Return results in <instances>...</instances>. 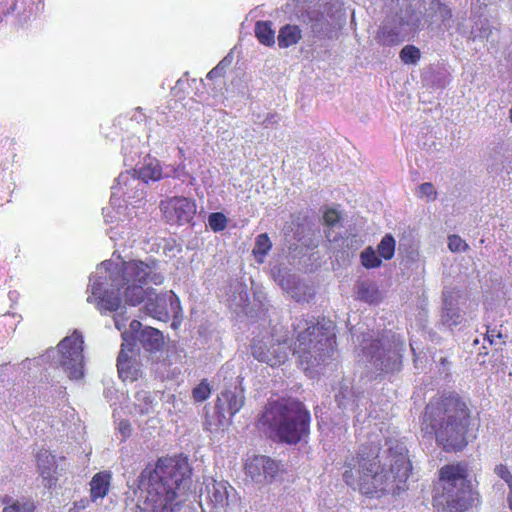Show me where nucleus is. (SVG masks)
<instances>
[{"label": "nucleus", "instance_id": "obj_29", "mask_svg": "<svg viewBox=\"0 0 512 512\" xmlns=\"http://www.w3.org/2000/svg\"><path fill=\"white\" fill-rule=\"evenodd\" d=\"M136 403L134 405L135 410L140 415L148 414L152 409V399L148 392L140 391L135 395Z\"/></svg>", "mask_w": 512, "mask_h": 512}, {"label": "nucleus", "instance_id": "obj_30", "mask_svg": "<svg viewBox=\"0 0 512 512\" xmlns=\"http://www.w3.org/2000/svg\"><path fill=\"white\" fill-rule=\"evenodd\" d=\"M227 217L222 212H213L208 216V224L212 231L221 232L226 229Z\"/></svg>", "mask_w": 512, "mask_h": 512}, {"label": "nucleus", "instance_id": "obj_20", "mask_svg": "<svg viewBox=\"0 0 512 512\" xmlns=\"http://www.w3.org/2000/svg\"><path fill=\"white\" fill-rule=\"evenodd\" d=\"M301 30L297 25L287 24L283 26L278 34V45L280 48H287L295 45L301 39Z\"/></svg>", "mask_w": 512, "mask_h": 512}, {"label": "nucleus", "instance_id": "obj_6", "mask_svg": "<svg viewBox=\"0 0 512 512\" xmlns=\"http://www.w3.org/2000/svg\"><path fill=\"white\" fill-rule=\"evenodd\" d=\"M465 461L446 464L439 469L442 492L433 497V506L441 512H465L480 502L479 492L469 479Z\"/></svg>", "mask_w": 512, "mask_h": 512}, {"label": "nucleus", "instance_id": "obj_41", "mask_svg": "<svg viewBox=\"0 0 512 512\" xmlns=\"http://www.w3.org/2000/svg\"><path fill=\"white\" fill-rule=\"evenodd\" d=\"M21 511L20 512H34L35 504L32 501H27L20 504Z\"/></svg>", "mask_w": 512, "mask_h": 512}, {"label": "nucleus", "instance_id": "obj_40", "mask_svg": "<svg viewBox=\"0 0 512 512\" xmlns=\"http://www.w3.org/2000/svg\"><path fill=\"white\" fill-rule=\"evenodd\" d=\"M89 505V500L84 498L79 501L73 502L72 506L69 508L68 512H80L84 510Z\"/></svg>", "mask_w": 512, "mask_h": 512}, {"label": "nucleus", "instance_id": "obj_24", "mask_svg": "<svg viewBox=\"0 0 512 512\" xmlns=\"http://www.w3.org/2000/svg\"><path fill=\"white\" fill-rule=\"evenodd\" d=\"M272 248V243L267 233L259 234L256 237L255 245L253 248V255L257 259L258 262H263L264 257L268 254V252Z\"/></svg>", "mask_w": 512, "mask_h": 512}, {"label": "nucleus", "instance_id": "obj_23", "mask_svg": "<svg viewBox=\"0 0 512 512\" xmlns=\"http://www.w3.org/2000/svg\"><path fill=\"white\" fill-rule=\"evenodd\" d=\"M376 41L383 46L397 45L400 39V32L397 27L382 25L375 37Z\"/></svg>", "mask_w": 512, "mask_h": 512}, {"label": "nucleus", "instance_id": "obj_17", "mask_svg": "<svg viewBox=\"0 0 512 512\" xmlns=\"http://www.w3.org/2000/svg\"><path fill=\"white\" fill-rule=\"evenodd\" d=\"M112 481L111 471H100L94 474L90 486V501L96 502L98 499L105 498L110 491Z\"/></svg>", "mask_w": 512, "mask_h": 512}, {"label": "nucleus", "instance_id": "obj_34", "mask_svg": "<svg viewBox=\"0 0 512 512\" xmlns=\"http://www.w3.org/2000/svg\"><path fill=\"white\" fill-rule=\"evenodd\" d=\"M485 340H487L490 345H502L505 343L502 333L496 329L488 328L485 334Z\"/></svg>", "mask_w": 512, "mask_h": 512}, {"label": "nucleus", "instance_id": "obj_36", "mask_svg": "<svg viewBox=\"0 0 512 512\" xmlns=\"http://www.w3.org/2000/svg\"><path fill=\"white\" fill-rule=\"evenodd\" d=\"M324 222L328 226H334L340 221V214L337 210L330 208L324 213Z\"/></svg>", "mask_w": 512, "mask_h": 512}, {"label": "nucleus", "instance_id": "obj_28", "mask_svg": "<svg viewBox=\"0 0 512 512\" xmlns=\"http://www.w3.org/2000/svg\"><path fill=\"white\" fill-rule=\"evenodd\" d=\"M212 393V387L210 386L207 379L201 380V382L192 389V398L196 403H202L207 400Z\"/></svg>", "mask_w": 512, "mask_h": 512}, {"label": "nucleus", "instance_id": "obj_26", "mask_svg": "<svg viewBox=\"0 0 512 512\" xmlns=\"http://www.w3.org/2000/svg\"><path fill=\"white\" fill-rule=\"evenodd\" d=\"M360 262L366 269L379 268L382 265L381 258L376 254L372 246L366 247L360 253Z\"/></svg>", "mask_w": 512, "mask_h": 512}, {"label": "nucleus", "instance_id": "obj_8", "mask_svg": "<svg viewBox=\"0 0 512 512\" xmlns=\"http://www.w3.org/2000/svg\"><path fill=\"white\" fill-rule=\"evenodd\" d=\"M83 343L81 333L74 331L58 345L61 353V365L70 379H79L83 376Z\"/></svg>", "mask_w": 512, "mask_h": 512}, {"label": "nucleus", "instance_id": "obj_2", "mask_svg": "<svg viewBox=\"0 0 512 512\" xmlns=\"http://www.w3.org/2000/svg\"><path fill=\"white\" fill-rule=\"evenodd\" d=\"M424 438L434 439L444 452L463 451L476 439L478 427L472 423L469 403L455 391L432 397L421 418Z\"/></svg>", "mask_w": 512, "mask_h": 512}, {"label": "nucleus", "instance_id": "obj_13", "mask_svg": "<svg viewBox=\"0 0 512 512\" xmlns=\"http://www.w3.org/2000/svg\"><path fill=\"white\" fill-rule=\"evenodd\" d=\"M123 290L115 294L113 291H103L102 283L95 281L91 286V296L87 298L90 303H95L101 313L117 311L121 305Z\"/></svg>", "mask_w": 512, "mask_h": 512}, {"label": "nucleus", "instance_id": "obj_39", "mask_svg": "<svg viewBox=\"0 0 512 512\" xmlns=\"http://www.w3.org/2000/svg\"><path fill=\"white\" fill-rule=\"evenodd\" d=\"M224 72V67L222 66V62H220L217 66H215L208 72L207 78L212 80L215 78L222 77L224 75Z\"/></svg>", "mask_w": 512, "mask_h": 512}, {"label": "nucleus", "instance_id": "obj_35", "mask_svg": "<svg viewBox=\"0 0 512 512\" xmlns=\"http://www.w3.org/2000/svg\"><path fill=\"white\" fill-rule=\"evenodd\" d=\"M495 473L507 483L509 490H511L512 489V474H511L510 470L508 469V467L504 464H499L495 467Z\"/></svg>", "mask_w": 512, "mask_h": 512}, {"label": "nucleus", "instance_id": "obj_38", "mask_svg": "<svg viewBox=\"0 0 512 512\" xmlns=\"http://www.w3.org/2000/svg\"><path fill=\"white\" fill-rule=\"evenodd\" d=\"M119 432L124 438H128L131 435V424L128 420L124 419L119 422Z\"/></svg>", "mask_w": 512, "mask_h": 512}, {"label": "nucleus", "instance_id": "obj_45", "mask_svg": "<svg viewBox=\"0 0 512 512\" xmlns=\"http://www.w3.org/2000/svg\"><path fill=\"white\" fill-rule=\"evenodd\" d=\"M115 325H116V327H117L118 329H120L119 323H118V321H117V319H116V318H115Z\"/></svg>", "mask_w": 512, "mask_h": 512}, {"label": "nucleus", "instance_id": "obj_43", "mask_svg": "<svg viewBox=\"0 0 512 512\" xmlns=\"http://www.w3.org/2000/svg\"><path fill=\"white\" fill-rule=\"evenodd\" d=\"M140 479H141V482L143 483V486H146V485H147V487H146V489H147V488H148V485H149V479H148L147 477H146V478H142V474L140 475ZM145 496H147V493L145 494ZM144 498H146V497H144ZM144 500H145V499L140 500V501H139V503H138V505H139V504H141V502H143Z\"/></svg>", "mask_w": 512, "mask_h": 512}, {"label": "nucleus", "instance_id": "obj_15", "mask_svg": "<svg viewBox=\"0 0 512 512\" xmlns=\"http://www.w3.org/2000/svg\"><path fill=\"white\" fill-rule=\"evenodd\" d=\"M168 302L173 309H179L180 301L178 297L172 293L169 297L166 295H156L155 298H150L145 304L146 312L153 318L160 321H168L169 311L167 308Z\"/></svg>", "mask_w": 512, "mask_h": 512}, {"label": "nucleus", "instance_id": "obj_22", "mask_svg": "<svg viewBox=\"0 0 512 512\" xmlns=\"http://www.w3.org/2000/svg\"><path fill=\"white\" fill-rule=\"evenodd\" d=\"M255 36L265 46L271 47L275 44V32L270 21L256 22Z\"/></svg>", "mask_w": 512, "mask_h": 512}, {"label": "nucleus", "instance_id": "obj_18", "mask_svg": "<svg viewBox=\"0 0 512 512\" xmlns=\"http://www.w3.org/2000/svg\"><path fill=\"white\" fill-rule=\"evenodd\" d=\"M139 341L146 351H159L164 345L163 333L153 327L144 328L139 335Z\"/></svg>", "mask_w": 512, "mask_h": 512}, {"label": "nucleus", "instance_id": "obj_10", "mask_svg": "<svg viewBox=\"0 0 512 512\" xmlns=\"http://www.w3.org/2000/svg\"><path fill=\"white\" fill-rule=\"evenodd\" d=\"M205 488L200 493V505L203 512H227L229 490H233L227 481L213 478L204 481Z\"/></svg>", "mask_w": 512, "mask_h": 512}, {"label": "nucleus", "instance_id": "obj_1", "mask_svg": "<svg viewBox=\"0 0 512 512\" xmlns=\"http://www.w3.org/2000/svg\"><path fill=\"white\" fill-rule=\"evenodd\" d=\"M386 445V461L381 459L379 442L362 444L344 460L343 482L367 499L396 498L409 489L413 466L405 443L389 439Z\"/></svg>", "mask_w": 512, "mask_h": 512}, {"label": "nucleus", "instance_id": "obj_25", "mask_svg": "<svg viewBox=\"0 0 512 512\" xmlns=\"http://www.w3.org/2000/svg\"><path fill=\"white\" fill-rule=\"evenodd\" d=\"M396 249L395 238L391 234H386L377 245V252L379 257L384 260H391L394 257Z\"/></svg>", "mask_w": 512, "mask_h": 512}, {"label": "nucleus", "instance_id": "obj_5", "mask_svg": "<svg viewBox=\"0 0 512 512\" xmlns=\"http://www.w3.org/2000/svg\"><path fill=\"white\" fill-rule=\"evenodd\" d=\"M293 354L305 371L319 366L332 356L336 347L334 324L331 321L314 322L299 319L294 326Z\"/></svg>", "mask_w": 512, "mask_h": 512}, {"label": "nucleus", "instance_id": "obj_33", "mask_svg": "<svg viewBox=\"0 0 512 512\" xmlns=\"http://www.w3.org/2000/svg\"><path fill=\"white\" fill-rule=\"evenodd\" d=\"M140 175L145 181H157L162 176V170L159 167H152L150 165H147L141 169Z\"/></svg>", "mask_w": 512, "mask_h": 512}, {"label": "nucleus", "instance_id": "obj_3", "mask_svg": "<svg viewBox=\"0 0 512 512\" xmlns=\"http://www.w3.org/2000/svg\"><path fill=\"white\" fill-rule=\"evenodd\" d=\"M191 475L188 461L181 457H161L153 469L145 468L142 478L149 479L147 496L137 505L139 512H175L180 485Z\"/></svg>", "mask_w": 512, "mask_h": 512}, {"label": "nucleus", "instance_id": "obj_7", "mask_svg": "<svg viewBox=\"0 0 512 512\" xmlns=\"http://www.w3.org/2000/svg\"><path fill=\"white\" fill-rule=\"evenodd\" d=\"M110 280L116 290H123L126 304L137 306L144 301L147 295L144 285H161L165 276L159 270L157 260L150 259L144 262L134 259L116 265L115 270L110 275Z\"/></svg>", "mask_w": 512, "mask_h": 512}, {"label": "nucleus", "instance_id": "obj_12", "mask_svg": "<svg viewBox=\"0 0 512 512\" xmlns=\"http://www.w3.org/2000/svg\"><path fill=\"white\" fill-rule=\"evenodd\" d=\"M288 348L286 343L277 342L265 348L261 342H254L251 345V353L259 362L268 364L271 367H278L288 359Z\"/></svg>", "mask_w": 512, "mask_h": 512}, {"label": "nucleus", "instance_id": "obj_32", "mask_svg": "<svg viewBox=\"0 0 512 512\" xmlns=\"http://www.w3.org/2000/svg\"><path fill=\"white\" fill-rule=\"evenodd\" d=\"M448 248L451 252H461L466 251L469 246L460 236L453 234L448 237Z\"/></svg>", "mask_w": 512, "mask_h": 512}, {"label": "nucleus", "instance_id": "obj_37", "mask_svg": "<svg viewBox=\"0 0 512 512\" xmlns=\"http://www.w3.org/2000/svg\"><path fill=\"white\" fill-rule=\"evenodd\" d=\"M419 192L421 195H425L428 198H431V199L436 198V191H435L432 183H429V182L422 183L419 186Z\"/></svg>", "mask_w": 512, "mask_h": 512}, {"label": "nucleus", "instance_id": "obj_19", "mask_svg": "<svg viewBox=\"0 0 512 512\" xmlns=\"http://www.w3.org/2000/svg\"><path fill=\"white\" fill-rule=\"evenodd\" d=\"M126 347L127 345L125 343L121 345V350L117 357V370L120 378L124 381H133L136 379V369H134L130 364V357L128 354V352H132V347H129L127 350Z\"/></svg>", "mask_w": 512, "mask_h": 512}, {"label": "nucleus", "instance_id": "obj_27", "mask_svg": "<svg viewBox=\"0 0 512 512\" xmlns=\"http://www.w3.org/2000/svg\"><path fill=\"white\" fill-rule=\"evenodd\" d=\"M399 57L404 64H416L421 58V51L414 45H406L401 49Z\"/></svg>", "mask_w": 512, "mask_h": 512}, {"label": "nucleus", "instance_id": "obj_9", "mask_svg": "<svg viewBox=\"0 0 512 512\" xmlns=\"http://www.w3.org/2000/svg\"><path fill=\"white\" fill-rule=\"evenodd\" d=\"M160 211L169 224L183 225L190 223L197 211L194 199L185 196H172L162 200Z\"/></svg>", "mask_w": 512, "mask_h": 512}, {"label": "nucleus", "instance_id": "obj_11", "mask_svg": "<svg viewBox=\"0 0 512 512\" xmlns=\"http://www.w3.org/2000/svg\"><path fill=\"white\" fill-rule=\"evenodd\" d=\"M245 471L254 482L270 483L277 475L279 465L267 456H253L246 461Z\"/></svg>", "mask_w": 512, "mask_h": 512}, {"label": "nucleus", "instance_id": "obj_14", "mask_svg": "<svg viewBox=\"0 0 512 512\" xmlns=\"http://www.w3.org/2000/svg\"><path fill=\"white\" fill-rule=\"evenodd\" d=\"M244 405V396L241 392H237V387L234 390L225 389L218 396L215 403V410L218 414L224 416L228 413L230 417L237 414Z\"/></svg>", "mask_w": 512, "mask_h": 512}, {"label": "nucleus", "instance_id": "obj_16", "mask_svg": "<svg viewBox=\"0 0 512 512\" xmlns=\"http://www.w3.org/2000/svg\"><path fill=\"white\" fill-rule=\"evenodd\" d=\"M36 462L39 474L45 482L44 485L47 488H51L56 485L57 478L56 473V461L54 455H52L47 449H40L36 454Z\"/></svg>", "mask_w": 512, "mask_h": 512}, {"label": "nucleus", "instance_id": "obj_31", "mask_svg": "<svg viewBox=\"0 0 512 512\" xmlns=\"http://www.w3.org/2000/svg\"><path fill=\"white\" fill-rule=\"evenodd\" d=\"M442 322L448 326H456L461 322V315L453 308H446L442 312Z\"/></svg>", "mask_w": 512, "mask_h": 512}, {"label": "nucleus", "instance_id": "obj_21", "mask_svg": "<svg viewBox=\"0 0 512 512\" xmlns=\"http://www.w3.org/2000/svg\"><path fill=\"white\" fill-rule=\"evenodd\" d=\"M357 297L359 300L369 304L381 301V295L377 286L369 282H360L357 286Z\"/></svg>", "mask_w": 512, "mask_h": 512}, {"label": "nucleus", "instance_id": "obj_42", "mask_svg": "<svg viewBox=\"0 0 512 512\" xmlns=\"http://www.w3.org/2000/svg\"><path fill=\"white\" fill-rule=\"evenodd\" d=\"M20 511H21V508H20L19 502H15L12 505L5 506L3 508V512H20Z\"/></svg>", "mask_w": 512, "mask_h": 512}, {"label": "nucleus", "instance_id": "obj_4", "mask_svg": "<svg viewBox=\"0 0 512 512\" xmlns=\"http://www.w3.org/2000/svg\"><path fill=\"white\" fill-rule=\"evenodd\" d=\"M310 422V412L301 401L280 398L268 401L258 417L257 427L280 442L297 444L309 435Z\"/></svg>", "mask_w": 512, "mask_h": 512}, {"label": "nucleus", "instance_id": "obj_44", "mask_svg": "<svg viewBox=\"0 0 512 512\" xmlns=\"http://www.w3.org/2000/svg\"><path fill=\"white\" fill-rule=\"evenodd\" d=\"M130 327L132 330H137V329H140L141 327V323L137 320H133L130 324Z\"/></svg>", "mask_w": 512, "mask_h": 512}]
</instances>
